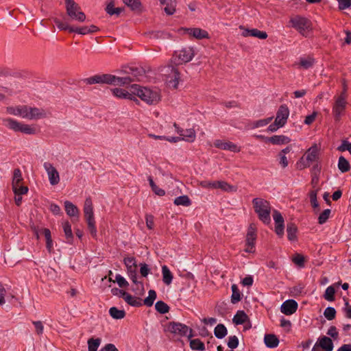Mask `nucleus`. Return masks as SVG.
I'll return each instance as SVG.
<instances>
[{"label":"nucleus","instance_id":"obj_46","mask_svg":"<svg viewBox=\"0 0 351 351\" xmlns=\"http://www.w3.org/2000/svg\"><path fill=\"white\" fill-rule=\"evenodd\" d=\"M190 347L192 350L203 351L205 350L204 343L199 339L190 341Z\"/></svg>","mask_w":351,"mask_h":351},{"label":"nucleus","instance_id":"obj_5","mask_svg":"<svg viewBox=\"0 0 351 351\" xmlns=\"http://www.w3.org/2000/svg\"><path fill=\"white\" fill-rule=\"evenodd\" d=\"M195 55V49L192 47H186L175 51L171 58V62L176 65H181L189 62Z\"/></svg>","mask_w":351,"mask_h":351},{"label":"nucleus","instance_id":"obj_1","mask_svg":"<svg viewBox=\"0 0 351 351\" xmlns=\"http://www.w3.org/2000/svg\"><path fill=\"white\" fill-rule=\"evenodd\" d=\"M131 90L134 94L135 97L136 96L138 97L142 101L149 105L156 104L160 100V94L157 89L143 87L138 84H132Z\"/></svg>","mask_w":351,"mask_h":351},{"label":"nucleus","instance_id":"obj_36","mask_svg":"<svg viewBox=\"0 0 351 351\" xmlns=\"http://www.w3.org/2000/svg\"><path fill=\"white\" fill-rule=\"evenodd\" d=\"M182 141L189 143L195 141L196 138L195 131L193 128L184 130V134L181 137Z\"/></svg>","mask_w":351,"mask_h":351},{"label":"nucleus","instance_id":"obj_7","mask_svg":"<svg viewBox=\"0 0 351 351\" xmlns=\"http://www.w3.org/2000/svg\"><path fill=\"white\" fill-rule=\"evenodd\" d=\"M84 218L87 223L88 229L91 236L97 238V228L95 226V221L94 218L93 207L92 200L90 197L86 198L84 206Z\"/></svg>","mask_w":351,"mask_h":351},{"label":"nucleus","instance_id":"obj_64","mask_svg":"<svg viewBox=\"0 0 351 351\" xmlns=\"http://www.w3.org/2000/svg\"><path fill=\"white\" fill-rule=\"evenodd\" d=\"M140 273L143 277H147L149 273V269L146 263L140 264Z\"/></svg>","mask_w":351,"mask_h":351},{"label":"nucleus","instance_id":"obj_37","mask_svg":"<svg viewBox=\"0 0 351 351\" xmlns=\"http://www.w3.org/2000/svg\"><path fill=\"white\" fill-rule=\"evenodd\" d=\"M41 232L46 239V247L49 252H51L53 250V241L51 239V231L48 228H43Z\"/></svg>","mask_w":351,"mask_h":351},{"label":"nucleus","instance_id":"obj_31","mask_svg":"<svg viewBox=\"0 0 351 351\" xmlns=\"http://www.w3.org/2000/svg\"><path fill=\"white\" fill-rule=\"evenodd\" d=\"M264 342L269 348H276L279 344V340L275 335L267 334L265 335Z\"/></svg>","mask_w":351,"mask_h":351},{"label":"nucleus","instance_id":"obj_43","mask_svg":"<svg viewBox=\"0 0 351 351\" xmlns=\"http://www.w3.org/2000/svg\"><path fill=\"white\" fill-rule=\"evenodd\" d=\"M177 2L176 0H168L166 6L164 8L165 12L167 15H173L176 12Z\"/></svg>","mask_w":351,"mask_h":351},{"label":"nucleus","instance_id":"obj_19","mask_svg":"<svg viewBox=\"0 0 351 351\" xmlns=\"http://www.w3.org/2000/svg\"><path fill=\"white\" fill-rule=\"evenodd\" d=\"M289 114V110L288 107L285 105L280 106L276 114V123L280 126H284L287 123Z\"/></svg>","mask_w":351,"mask_h":351},{"label":"nucleus","instance_id":"obj_4","mask_svg":"<svg viewBox=\"0 0 351 351\" xmlns=\"http://www.w3.org/2000/svg\"><path fill=\"white\" fill-rule=\"evenodd\" d=\"M347 105V95L345 92H341L340 95L334 97L332 112L335 121H339L345 114Z\"/></svg>","mask_w":351,"mask_h":351},{"label":"nucleus","instance_id":"obj_6","mask_svg":"<svg viewBox=\"0 0 351 351\" xmlns=\"http://www.w3.org/2000/svg\"><path fill=\"white\" fill-rule=\"evenodd\" d=\"M319 159V148L317 145L311 146L304 155L297 162L296 166L299 169L309 167Z\"/></svg>","mask_w":351,"mask_h":351},{"label":"nucleus","instance_id":"obj_39","mask_svg":"<svg viewBox=\"0 0 351 351\" xmlns=\"http://www.w3.org/2000/svg\"><path fill=\"white\" fill-rule=\"evenodd\" d=\"M124 300L132 306H140L142 305L140 298H135L129 293H126L123 298Z\"/></svg>","mask_w":351,"mask_h":351},{"label":"nucleus","instance_id":"obj_53","mask_svg":"<svg viewBox=\"0 0 351 351\" xmlns=\"http://www.w3.org/2000/svg\"><path fill=\"white\" fill-rule=\"evenodd\" d=\"M54 23L57 25L58 28L60 30H68L71 32V29H73V26H70L68 23L62 22L58 19H54Z\"/></svg>","mask_w":351,"mask_h":351},{"label":"nucleus","instance_id":"obj_25","mask_svg":"<svg viewBox=\"0 0 351 351\" xmlns=\"http://www.w3.org/2000/svg\"><path fill=\"white\" fill-rule=\"evenodd\" d=\"M26 105L16 106H8L6 108V112L14 116H19L23 119L25 118L26 112Z\"/></svg>","mask_w":351,"mask_h":351},{"label":"nucleus","instance_id":"obj_22","mask_svg":"<svg viewBox=\"0 0 351 351\" xmlns=\"http://www.w3.org/2000/svg\"><path fill=\"white\" fill-rule=\"evenodd\" d=\"M240 29H243L242 36L244 37L252 36L260 39H266L267 38L266 32L261 31L256 28L250 29L240 26Z\"/></svg>","mask_w":351,"mask_h":351},{"label":"nucleus","instance_id":"obj_44","mask_svg":"<svg viewBox=\"0 0 351 351\" xmlns=\"http://www.w3.org/2000/svg\"><path fill=\"white\" fill-rule=\"evenodd\" d=\"M174 204L177 206H189L191 205V202L187 195H182L176 197L174 199Z\"/></svg>","mask_w":351,"mask_h":351},{"label":"nucleus","instance_id":"obj_12","mask_svg":"<svg viewBox=\"0 0 351 351\" xmlns=\"http://www.w3.org/2000/svg\"><path fill=\"white\" fill-rule=\"evenodd\" d=\"M199 186L204 189H219L226 192L236 191L235 186L225 181H208L203 180L199 182Z\"/></svg>","mask_w":351,"mask_h":351},{"label":"nucleus","instance_id":"obj_15","mask_svg":"<svg viewBox=\"0 0 351 351\" xmlns=\"http://www.w3.org/2000/svg\"><path fill=\"white\" fill-rule=\"evenodd\" d=\"M167 73L165 74L166 81L169 86L173 88L178 87L179 80L180 79V74L177 69L173 66H168L167 70Z\"/></svg>","mask_w":351,"mask_h":351},{"label":"nucleus","instance_id":"obj_16","mask_svg":"<svg viewBox=\"0 0 351 351\" xmlns=\"http://www.w3.org/2000/svg\"><path fill=\"white\" fill-rule=\"evenodd\" d=\"M43 167L47 173L49 183L53 186L58 184L60 182V175L57 169L49 162H44Z\"/></svg>","mask_w":351,"mask_h":351},{"label":"nucleus","instance_id":"obj_55","mask_svg":"<svg viewBox=\"0 0 351 351\" xmlns=\"http://www.w3.org/2000/svg\"><path fill=\"white\" fill-rule=\"evenodd\" d=\"M324 315L328 320H332L336 315V311L333 307H327L324 312Z\"/></svg>","mask_w":351,"mask_h":351},{"label":"nucleus","instance_id":"obj_47","mask_svg":"<svg viewBox=\"0 0 351 351\" xmlns=\"http://www.w3.org/2000/svg\"><path fill=\"white\" fill-rule=\"evenodd\" d=\"M109 313L114 319H122L125 316V312L123 310H119L116 307H111L109 310Z\"/></svg>","mask_w":351,"mask_h":351},{"label":"nucleus","instance_id":"obj_49","mask_svg":"<svg viewBox=\"0 0 351 351\" xmlns=\"http://www.w3.org/2000/svg\"><path fill=\"white\" fill-rule=\"evenodd\" d=\"M156 310L161 314H165L169 312V306L162 301H158L155 304Z\"/></svg>","mask_w":351,"mask_h":351},{"label":"nucleus","instance_id":"obj_52","mask_svg":"<svg viewBox=\"0 0 351 351\" xmlns=\"http://www.w3.org/2000/svg\"><path fill=\"white\" fill-rule=\"evenodd\" d=\"M136 269H137V265L133 266L131 267H127L128 274L130 280L132 281L133 283L138 285V282L137 281Z\"/></svg>","mask_w":351,"mask_h":351},{"label":"nucleus","instance_id":"obj_32","mask_svg":"<svg viewBox=\"0 0 351 351\" xmlns=\"http://www.w3.org/2000/svg\"><path fill=\"white\" fill-rule=\"evenodd\" d=\"M162 274L163 282L167 285H169L172 282L173 276L167 265L162 267Z\"/></svg>","mask_w":351,"mask_h":351},{"label":"nucleus","instance_id":"obj_8","mask_svg":"<svg viewBox=\"0 0 351 351\" xmlns=\"http://www.w3.org/2000/svg\"><path fill=\"white\" fill-rule=\"evenodd\" d=\"M164 331L169 332L176 336L184 337L186 336L188 332H190L189 337H192V330L190 329L186 325L175 322H170L165 326Z\"/></svg>","mask_w":351,"mask_h":351},{"label":"nucleus","instance_id":"obj_28","mask_svg":"<svg viewBox=\"0 0 351 351\" xmlns=\"http://www.w3.org/2000/svg\"><path fill=\"white\" fill-rule=\"evenodd\" d=\"M108 74L95 75L84 79L83 81L86 84H107Z\"/></svg>","mask_w":351,"mask_h":351},{"label":"nucleus","instance_id":"obj_30","mask_svg":"<svg viewBox=\"0 0 351 351\" xmlns=\"http://www.w3.org/2000/svg\"><path fill=\"white\" fill-rule=\"evenodd\" d=\"M64 208L66 214L71 217L79 218L80 210L77 207L69 201L64 202Z\"/></svg>","mask_w":351,"mask_h":351},{"label":"nucleus","instance_id":"obj_60","mask_svg":"<svg viewBox=\"0 0 351 351\" xmlns=\"http://www.w3.org/2000/svg\"><path fill=\"white\" fill-rule=\"evenodd\" d=\"M278 158L279 164H280V167L282 169H285L289 165V161H288L287 156L278 153Z\"/></svg>","mask_w":351,"mask_h":351},{"label":"nucleus","instance_id":"obj_57","mask_svg":"<svg viewBox=\"0 0 351 351\" xmlns=\"http://www.w3.org/2000/svg\"><path fill=\"white\" fill-rule=\"evenodd\" d=\"M272 119H273V117H268L267 119H260V120L256 121L253 123L254 128H261V127L265 126L267 124H269L271 121Z\"/></svg>","mask_w":351,"mask_h":351},{"label":"nucleus","instance_id":"obj_35","mask_svg":"<svg viewBox=\"0 0 351 351\" xmlns=\"http://www.w3.org/2000/svg\"><path fill=\"white\" fill-rule=\"evenodd\" d=\"M248 319L247 315L243 311H238L233 317V322L237 325L244 324Z\"/></svg>","mask_w":351,"mask_h":351},{"label":"nucleus","instance_id":"obj_59","mask_svg":"<svg viewBox=\"0 0 351 351\" xmlns=\"http://www.w3.org/2000/svg\"><path fill=\"white\" fill-rule=\"evenodd\" d=\"M239 345V339L236 336H230L228 338V346L231 349L237 348Z\"/></svg>","mask_w":351,"mask_h":351},{"label":"nucleus","instance_id":"obj_62","mask_svg":"<svg viewBox=\"0 0 351 351\" xmlns=\"http://www.w3.org/2000/svg\"><path fill=\"white\" fill-rule=\"evenodd\" d=\"M115 279H116V281L118 283L119 286L121 288L125 287L128 285V282L120 274H117L115 277Z\"/></svg>","mask_w":351,"mask_h":351},{"label":"nucleus","instance_id":"obj_18","mask_svg":"<svg viewBox=\"0 0 351 351\" xmlns=\"http://www.w3.org/2000/svg\"><path fill=\"white\" fill-rule=\"evenodd\" d=\"M180 30L198 40L209 38L208 32L200 28H182Z\"/></svg>","mask_w":351,"mask_h":351},{"label":"nucleus","instance_id":"obj_20","mask_svg":"<svg viewBox=\"0 0 351 351\" xmlns=\"http://www.w3.org/2000/svg\"><path fill=\"white\" fill-rule=\"evenodd\" d=\"M111 91L113 95L117 98L137 101V99L134 97V94H133V93L131 90V86L130 87L129 90H126L125 89L119 88H115L111 89Z\"/></svg>","mask_w":351,"mask_h":351},{"label":"nucleus","instance_id":"obj_34","mask_svg":"<svg viewBox=\"0 0 351 351\" xmlns=\"http://www.w3.org/2000/svg\"><path fill=\"white\" fill-rule=\"evenodd\" d=\"M123 1L133 11L141 12L142 10V4L140 0H123Z\"/></svg>","mask_w":351,"mask_h":351},{"label":"nucleus","instance_id":"obj_54","mask_svg":"<svg viewBox=\"0 0 351 351\" xmlns=\"http://www.w3.org/2000/svg\"><path fill=\"white\" fill-rule=\"evenodd\" d=\"M331 210L330 209L324 210L322 213H320L318 217V223L319 224H324L328 219Z\"/></svg>","mask_w":351,"mask_h":351},{"label":"nucleus","instance_id":"obj_38","mask_svg":"<svg viewBox=\"0 0 351 351\" xmlns=\"http://www.w3.org/2000/svg\"><path fill=\"white\" fill-rule=\"evenodd\" d=\"M338 168L341 173L348 172L350 169L349 162L342 156L339 158Z\"/></svg>","mask_w":351,"mask_h":351},{"label":"nucleus","instance_id":"obj_41","mask_svg":"<svg viewBox=\"0 0 351 351\" xmlns=\"http://www.w3.org/2000/svg\"><path fill=\"white\" fill-rule=\"evenodd\" d=\"M314 64V59L310 57L302 58L298 63L299 67L304 69H308Z\"/></svg>","mask_w":351,"mask_h":351},{"label":"nucleus","instance_id":"obj_14","mask_svg":"<svg viewBox=\"0 0 351 351\" xmlns=\"http://www.w3.org/2000/svg\"><path fill=\"white\" fill-rule=\"evenodd\" d=\"M25 118L29 120H37L46 118L48 115L47 111L43 108H38L36 107H30L26 106Z\"/></svg>","mask_w":351,"mask_h":351},{"label":"nucleus","instance_id":"obj_33","mask_svg":"<svg viewBox=\"0 0 351 351\" xmlns=\"http://www.w3.org/2000/svg\"><path fill=\"white\" fill-rule=\"evenodd\" d=\"M339 282L335 283L333 285L329 286L326 288L324 293V299L329 302H333L335 300V286L339 287Z\"/></svg>","mask_w":351,"mask_h":351},{"label":"nucleus","instance_id":"obj_45","mask_svg":"<svg viewBox=\"0 0 351 351\" xmlns=\"http://www.w3.org/2000/svg\"><path fill=\"white\" fill-rule=\"evenodd\" d=\"M231 289L232 292L231 302L232 304H236L241 300V293L236 285H232Z\"/></svg>","mask_w":351,"mask_h":351},{"label":"nucleus","instance_id":"obj_11","mask_svg":"<svg viewBox=\"0 0 351 351\" xmlns=\"http://www.w3.org/2000/svg\"><path fill=\"white\" fill-rule=\"evenodd\" d=\"M66 14L73 20L83 22L86 20L85 14L80 11V6L74 0H65Z\"/></svg>","mask_w":351,"mask_h":351},{"label":"nucleus","instance_id":"obj_24","mask_svg":"<svg viewBox=\"0 0 351 351\" xmlns=\"http://www.w3.org/2000/svg\"><path fill=\"white\" fill-rule=\"evenodd\" d=\"M132 81V78L130 77H120L111 74H108L107 84L126 85L131 83Z\"/></svg>","mask_w":351,"mask_h":351},{"label":"nucleus","instance_id":"obj_10","mask_svg":"<svg viewBox=\"0 0 351 351\" xmlns=\"http://www.w3.org/2000/svg\"><path fill=\"white\" fill-rule=\"evenodd\" d=\"M23 178L19 169H15L13 172L12 188L14 195H25L29 189L26 186H23Z\"/></svg>","mask_w":351,"mask_h":351},{"label":"nucleus","instance_id":"obj_21","mask_svg":"<svg viewBox=\"0 0 351 351\" xmlns=\"http://www.w3.org/2000/svg\"><path fill=\"white\" fill-rule=\"evenodd\" d=\"M273 218L275 221V232L279 237L284 234V219L280 212L274 210L273 213Z\"/></svg>","mask_w":351,"mask_h":351},{"label":"nucleus","instance_id":"obj_63","mask_svg":"<svg viewBox=\"0 0 351 351\" xmlns=\"http://www.w3.org/2000/svg\"><path fill=\"white\" fill-rule=\"evenodd\" d=\"M123 262H124V264L125 265L126 267H131L137 265L136 261V259L134 257L125 258L123 260Z\"/></svg>","mask_w":351,"mask_h":351},{"label":"nucleus","instance_id":"obj_61","mask_svg":"<svg viewBox=\"0 0 351 351\" xmlns=\"http://www.w3.org/2000/svg\"><path fill=\"white\" fill-rule=\"evenodd\" d=\"M339 4V9L342 10L351 6V0H336Z\"/></svg>","mask_w":351,"mask_h":351},{"label":"nucleus","instance_id":"obj_51","mask_svg":"<svg viewBox=\"0 0 351 351\" xmlns=\"http://www.w3.org/2000/svg\"><path fill=\"white\" fill-rule=\"evenodd\" d=\"M148 296L144 300L143 303L147 306H152L156 298V293L154 290L149 291Z\"/></svg>","mask_w":351,"mask_h":351},{"label":"nucleus","instance_id":"obj_29","mask_svg":"<svg viewBox=\"0 0 351 351\" xmlns=\"http://www.w3.org/2000/svg\"><path fill=\"white\" fill-rule=\"evenodd\" d=\"M98 31L99 28L94 25H91L90 26H83L80 27H73V29H71V32H75L81 35H86L88 34L95 33Z\"/></svg>","mask_w":351,"mask_h":351},{"label":"nucleus","instance_id":"obj_17","mask_svg":"<svg viewBox=\"0 0 351 351\" xmlns=\"http://www.w3.org/2000/svg\"><path fill=\"white\" fill-rule=\"evenodd\" d=\"M214 146L218 149L228 150L234 153H238L241 151V148L237 145L230 141H224L219 139L214 141Z\"/></svg>","mask_w":351,"mask_h":351},{"label":"nucleus","instance_id":"obj_23","mask_svg":"<svg viewBox=\"0 0 351 351\" xmlns=\"http://www.w3.org/2000/svg\"><path fill=\"white\" fill-rule=\"evenodd\" d=\"M298 309V303L293 300H288L281 305V312L287 315L293 314Z\"/></svg>","mask_w":351,"mask_h":351},{"label":"nucleus","instance_id":"obj_48","mask_svg":"<svg viewBox=\"0 0 351 351\" xmlns=\"http://www.w3.org/2000/svg\"><path fill=\"white\" fill-rule=\"evenodd\" d=\"M101 343L99 338L94 339L90 338L88 340V351H97Z\"/></svg>","mask_w":351,"mask_h":351},{"label":"nucleus","instance_id":"obj_40","mask_svg":"<svg viewBox=\"0 0 351 351\" xmlns=\"http://www.w3.org/2000/svg\"><path fill=\"white\" fill-rule=\"evenodd\" d=\"M62 228L67 241L71 243L73 240V236L70 223L68 221H64L62 223Z\"/></svg>","mask_w":351,"mask_h":351},{"label":"nucleus","instance_id":"obj_3","mask_svg":"<svg viewBox=\"0 0 351 351\" xmlns=\"http://www.w3.org/2000/svg\"><path fill=\"white\" fill-rule=\"evenodd\" d=\"M3 124L7 128L15 132H21L25 134H36V128L28 124L19 122L12 118H5L2 120Z\"/></svg>","mask_w":351,"mask_h":351},{"label":"nucleus","instance_id":"obj_27","mask_svg":"<svg viewBox=\"0 0 351 351\" xmlns=\"http://www.w3.org/2000/svg\"><path fill=\"white\" fill-rule=\"evenodd\" d=\"M315 344L324 351H332L334 347L332 340L326 336L319 337Z\"/></svg>","mask_w":351,"mask_h":351},{"label":"nucleus","instance_id":"obj_56","mask_svg":"<svg viewBox=\"0 0 351 351\" xmlns=\"http://www.w3.org/2000/svg\"><path fill=\"white\" fill-rule=\"evenodd\" d=\"M292 261L300 267H304V257L300 254H296L292 258Z\"/></svg>","mask_w":351,"mask_h":351},{"label":"nucleus","instance_id":"obj_13","mask_svg":"<svg viewBox=\"0 0 351 351\" xmlns=\"http://www.w3.org/2000/svg\"><path fill=\"white\" fill-rule=\"evenodd\" d=\"M257 239V229L254 223H251L248 228L245 237V252L247 253H254L255 252V244Z\"/></svg>","mask_w":351,"mask_h":351},{"label":"nucleus","instance_id":"obj_2","mask_svg":"<svg viewBox=\"0 0 351 351\" xmlns=\"http://www.w3.org/2000/svg\"><path fill=\"white\" fill-rule=\"evenodd\" d=\"M252 204L258 219L265 224L269 223L271 221L269 202L262 198H254L252 200Z\"/></svg>","mask_w":351,"mask_h":351},{"label":"nucleus","instance_id":"obj_50","mask_svg":"<svg viewBox=\"0 0 351 351\" xmlns=\"http://www.w3.org/2000/svg\"><path fill=\"white\" fill-rule=\"evenodd\" d=\"M287 237L290 241H293L296 238L297 228L293 223L287 225Z\"/></svg>","mask_w":351,"mask_h":351},{"label":"nucleus","instance_id":"obj_9","mask_svg":"<svg viewBox=\"0 0 351 351\" xmlns=\"http://www.w3.org/2000/svg\"><path fill=\"white\" fill-rule=\"evenodd\" d=\"M289 22L291 26L303 36H306L307 32L311 29L312 23L310 20L305 17L295 16L291 18Z\"/></svg>","mask_w":351,"mask_h":351},{"label":"nucleus","instance_id":"obj_26","mask_svg":"<svg viewBox=\"0 0 351 351\" xmlns=\"http://www.w3.org/2000/svg\"><path fill=\"white\" fill-rule=\"evenodd\" d=\"M265 142L271 143L273 145H285L291 142V138L285 135H274L265 138Z\"/></svg>","mask_w":351,"mask_h":351},{"label":"nucleus","instance_id":"obj_58","mask_svg":"<svg viewBox=\"0 0 351 351\" xmlns=\"http://www.w3.org/2000/svg\"><path fill=\"white\" fill-rule=\"evenodd\" d=\"M32 324L34 326L36 333L38 335H43L44 331V326L43 322L41 321H33Z\"/></svg>","mask_w":351,"mask_h":351},{"label":"nucleus","instance_id":"obj_42","mask_svg":"<svg viewBox=\"0 0 351 351\" xmlns=\"http://www.w3.org/2000/svg\"><path fill=\"white\" fill-rule=\"evenodd\" d=\"M214 334L218 339H222L227 335V329L223 324L217 325L214 330Z\"/></svg>","mask_w":351,"mask_h":351}]
</instances>
